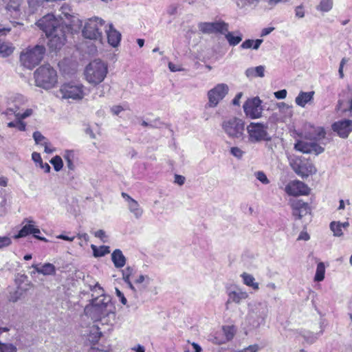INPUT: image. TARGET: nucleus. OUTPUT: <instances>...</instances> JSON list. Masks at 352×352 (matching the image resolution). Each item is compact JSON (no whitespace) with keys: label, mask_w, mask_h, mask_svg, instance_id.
I'll return each instance as SVG.
<instances>
[{"label":"nucleus","mask_w":352,"mask_h":352,"mask_svg":"<svg viewBox=\"0 0 352 352\" xmlns=\"http://www.w3.org/2000/svg\"><path fill=\"white\" fill-rule=\"evenodd\" d=\"M48 38L47 45L51 51L61 49L66 41L65 32L68 30V25L60 23L53 14H48L36 23Z\"/></svg>","instance_id":"1"},{"label":"nucleus","mask_w":352,"mask_h":352,"mask_svg":"<svg viewBox=\"0 0 352 352\" xmlns=\"http://www.w3.org/2000/svg\"><path fill=\"white\" fill-rule=\"evenodd\" d=\"M96 292L98 296L94 298L91 302L85 307V314L93 320H101L110 315L114 316V306L109 296L103 294L104 290L98 283L91 289Z\"/></svg>","instance_id":"2"},{"label":"nucleus","mask_w":352,"mask_h":352,"mask_svg":"<svg viewBox=\"0 0 352 352\" xmlns=\"http://www.w3.org/2000/svg\"><path fill=\"white\" fill-rule=\"evenodd\" d=\"M35 85L45 89H49L55 86L57 82L56 71L50 64H45L34 73Z\"/></svg>","instance_id":"3"},{"label":"nucleus","mask_w":352,"mask_h":352,"mask_svg":"<svg viewBox=\"0 0 352 352\" xmlns=\"http://www.w3.org/2000/svg\"><path fill=\"white\" fill-rule=\"evenodd\" d=\"M108 73L107 65L96 59L91 61L85 68V76L87 81L94 85L102 82Z\"/></svg>","instance_id":"4"},{"label":"nucleus","mask_w":352,"mask_h":352,"mask_svg":"<svg viewBox=\"0 0 352 352\" xmlns=\"http://www.w3.org/2000/svg\"><path fill=\"white\" fill-rule=\"evenodd\" d=\"M45 47L43 45H36L32 47H28L20 55V61L23 66L32 69L38 65L43 58Z\"/></svg>","instance_id":"5"},{"label":"nucleus","mask_w":352,"mask_h":352,"mask_svg":"<svg viewBox=\"0 0 352 352\" xmlns=\"http://www.w3.org/2000/svg\"><path fill=\"white\" fill-rule=\"evenodd\" d=\"M221 128L223 132L232 139L243 140L245 137V122L240 118L232 117L223 120Z\"/></svg>","instance_id":"6"},{"label":"nucleus","mask_w":352,"mask_h":352,"mask_svg":"<svg viewBox=\"0 0 352 352\" xmlns=\"http://www.w3.org/2000/svg\"><path fill=\"white\" fill-rule=\"evenodd\" d=\"M86 87L80 82L71 81L63 84L59 89L63 99L79 101L87 95Z\"/></svg>","instance_id":"7"},{"label":"nucleus","mask_w":352,"mask_h":352,"mask_svg":"<svg viewBox=\"0 0 352 352\" xmlns=\"http://www.w3.org/2000/svg\"><path fill=\"white\" fill-rule=\"evenodd\" d=\"M104 26V21L101 18H90L85 23L82 30V36L87 39L101 41Z\"/></svg>","instance_id":"8"},{"label":"nucleus","mask_w":352,"mask_h":352,"mask_svg":"<svg viewBox=\"0 0 352 352\" xmlns=\"http://www.w3.org/2000/svg\"><path fill=\"white\" fill-rule=\"evenodd\" d=\"M267 130V125L259 122H251L247 127L249 141L252 143L270 141L272 138Z\"/></svg>","instance_id":"9"},{"label":"nucleus","mask_w":352,"mask_h":352,"mask_svg":"<svg viewBox=\"0 0 352 352\" xmlns=\"http://www.w3.org/2000/svg\"><path fill=\"white\" fill-rule=\"evenodd\" d=\"M229 87L226 83H219L208 91L207 96L208 102L206 107L214 108L228 94Z\"/></svg>","instance_id":"10"},{"label":"nucleus","mask_w":352,"mask_h":352,"mask_svg":"<svg viewBox=\"0 0 352 352\" xmlns=\"http://www.w3.org/2000/svg\"><path fill=\"white\" fill-rule=\"evenodd\" d=\"M279 188L283 189L288 195L294 197L307 195L310 191L307 185L298 180L289 182L285 187L279 185Z\"/></svg>","instance_id":"11"},{"label":"nucleus","mask_w":352,"mask_h":352,"mask_svg":"<svg viewBox=\"0 0 352 352\" xmlns=\"http://www.w3.org/2000/svg\"><path fill=\"white\" fill-rule=\"evenodd\" d=\"M243 110L246 116L252 119L260 118L263 111L261 100L258 97L248 100L243 104Z\"/></svg>","instance_id":"12"},{"label":"nucleus","mask_w":352,"mask_h":352,"mask_svg":"<svg viewBox=\"0 0 352 352\" xmlns=\"http://www.w3.org/2000/svg\"><path fill=\"white\" fill-rule=\"evenodd\" d=\"M199 30L204 34H225L228 30V23L223 21L204 22L198 25Z\"/></svg>","instance_id":"13"},{"label":"nucleus","mask_w":352,"mask_h":352,"mask_svg":"<svg viewBox=\"0 0 352 352\" xmlns=\"http://www.w3.org/2000/svg\"><path fill=\"white\" fill-rule=\"evenodd\" d=\"M332 130L341 138H347L352 131V120L344 119L335 122L331 125Z\"/></svg>","instance_id":"14"},{"label":"nucleus","mask_w":352,"mask_h":352,"mask_svg":"<svg viewBox=\"0 0 352 352\" xmlns=\"http://www.w3.org/2000/svg\"><path fill=\"white\" fill-rule=\"evenodd\" d=\"M291 207L293 215L298 219H302L311 212V208L308 203L301 199L293 201L291 204Z\"/></svg>","instance_id":"15"},{"label":"nucleus","mask_w":352,"mask_h":352,"mask_svg":"<svg viewBox=\"0 0 352 352\" xmlns=\"http://www.w3.org/2000/svg\"><path fill=\"white\" fill-rule=\"evenodd\" d=\"M315 135L308 137L307 138L309 140H314V142H311V153H314L316 155H319L324 152V147L319 145L316 142L320 141L325 138V131L322 127H317L314 129Z\"/></svg>","instance_id":"16"},{"label":"nucleus","mask_w":352,"mask_h":352,"mask_svg":"<svg viewBox=\"0 0 352 352\" xmlns=\"http://www.w3.org/2000/svg\"><path fill=\"white\" fill-rule=\"evenodd\" d=\"M10 30V28H5L0 25V56L2 57H7L13 52V49L10 43L1 39V37L6 36Z\"/></svg>","instance_id":"17"},{"label":"nucleus","mask_w":352,"mask_h":352,"mask_svg":"<svg viewBox=\"0 0 352 352\" xmlns=\"http://www.w3.org/2000/svg\"><path fill=\"white\" fill-rule=\"evenodd\" d=\"M32 267L34 269V271L31 272L32 276L35 274L36 272L45 276H51L56 274L55 266L50 263H45L42 265L40 264H33Z\"/></svg>","instance_id":"18"},{"label":"nucleus","mask_w":352,"mask_h":352,"mask_svg":"<svg viewBox=\"0 0 352 352\" xmlns=\"http://www.w3.org/2000/svg\"><path fill=\"white\" fill-rule=\"evenodd\" d=\"M228 298L226 302V308L228 309V305L230 302H235L239 304L242 300H245L248 297V294L246 292L238 289L236 291H231L228 294Z\"/></svg>","instance_id":"19"},{"label":"nucleus","mask_w":352,"mask_h":352,"mask_svg":"<svg viewBox=\"0 0 352 352\" xmlns=\"http://www.w3.org/2000/svg\"><path fill=\"white\" fill-rule=\"evenodd\" d=\"M60 14L58 15L60 23L63 24H67L72 25V23L74 22L75 16L72 14L70 7L68 5L64 4L60 8Z\"/></svg>","instance_id":"20"},{"label":"nucleus","mask_w":352,"mask_h":352,"mask_svg":"<svg viewBox=\"0 0 352 352\" xmlns=\"http://www.w3.org/2000/svg\"><path fill=\"white\" fill-rule=\"evenodd\" d=\"M108 43L113 47H117L121 40V34L117 31L113 24L109 25V28L106 30Z\"/></svg>","instance_id":"21"},{"label":"nucleus","mask_w":352,"mask_h":352,"mask_svg":"<svg viewBox=\"0 0 352 352\" xmlns=\"http://www.w3.org/2000/svg\"><path fill=\"white\" fill-rule=\"evenodd\" d=\"M295 172L301 177H308L309 175L316 173V168L311 163L301 162L297 166Z\"/></svg>","instance_id":"22"},{"label":"nucleus","mask_w":352,"mask_h":352,"mask_svg":"<svg viewBox=\"0 0 352 352\" xmlns=\"http://www.w3.org/2000/svg\"><path fill=\"white\" fill-rule=\"evenodd\" d=\"M26 102V99L25 97L21 94H16L12 98V107H10L6 110V114L14 113V116L16 113H19V110L21 108V107L25 104Z\"/></svg>","instance_id":"23"},{"label":"nucleus","mask_w":352,"mask_h":352,"mask_svg":"<svg viewBox=\"0 0 352 352\" xmlns=\"http://www.w3.org/2000/svg\"><path fill=\"white\" fill-rule=\"evenodd\" d=\"M315 92L314 91L305 92L300 91L295 99L297 105L305 107V105L314 100Z\"/></svg>","instance_id":"24"},{"label":"nucleus","mask_w":352,"mask_h":352,"mask_svg":"<svg viewBox=\"0 0 352 352\" xmlns=\"http://www.w3.org/2000/svg\"><path fill=\"white\" fill-rule=\"evenodd\" d=\"M111 260L116 268H121L126 264V257L119 249L115 250L111 254Z\"/></svg>","instance_id":"25"},{"label":"nucleus","mask_w":352,"mask_h":352,"mask_svg":"<svg viewBox=\"0 0 352 352\" xmlns=\"http://www.w3.org/2000/svg\"><path fill=\"white\" fill-rule=\"evenodd\" d=\"M265 67L263 65L249 67L245 70V74L250 79L257 77L263 78L265 76Z\"/></svg>","instance_id":"26"},{"label":"nucleus","mask_w":352,"mask_h":352,"mask_svg":"<svg viewBox=\"0 0 352 352\" xmlns=\"http://www.w3.org/2000/svg\"><path fill=\"white\" fill-rule=\"evenodd\" d=\"M241 277L243 279V283L245 285L252 287L254 290H258L259 289L258 283L255 282L254 277L248 273L243 272Z\"/></svg>","instance_id":"27"},{"label":"nucleus","mask_w":352,"mask_h":352,"mask_svg":"<svg viewBox=\"0 0 352 352\" xmlns=\"http://www.w3.org/2000/svg\"><path fill=\"white\" fill-rule=\"evenodd\" d=\"M128 208L136 219H140L142 216L143 210L136 200H131L128 204Z\"/></svg>","instance_id":"28"},{"label":"nucleus","mask_w":352,"mask_h":352,"mask_svg":"<svg viewBox=\"0 0 352 352\" xmlns=\"http://www.w3.org/2000/svg\"><path fill=\"white\" fill-rule=\"evenodd\" d=\"M63 157L67 163V167L69 170H74L75 169V165L74 164V152L72 150H66L63 154Z\"/></svg>","instance_id":"29"},{"label":"nucleus","mask_w":352,"mask_h":352,"mask_svg":"<svg viewBox=\"0 0 352 352\" xmlns=\"http://www.w3.org/2000/svg\"><path fill=\"white\" fill-rule=\"evenodd\" d=\"M263 39H247L245 41L242 43L241 45V47L242 49H250L252 48L253 50H258L260 47V45L263 43Z\"/></svg>","instance_id":"30"},{"label":"nucleus","mask_w":352,"mask_h":352,"mask_svg":"<svg viewBox=\"0 0 352 352\" xmlns=\"http://www.w3.org/2000/svg\"><path fill=\"white\" fill-rule=\"evenodd\" d=\"M311 142L298 140L294 144V148L303 153H311Z\"/></svg>","instance_id":"31"},{"label":"nucleus","mask_w":352,"mask_h":352,"mask_svg":"<svg viewBox=\"0 0 352 352\" xmlns=\"http://www.w3.org/2000/svg\"><path fill=\"white\" fill-rule=\"evenodd\" d=\"M225 33V37L227 39L228 43L231 46H235L238 45L242 41V34L237 33V35L234 36L232 32H226Z\"/></svg>","instance_id":"32"},{"label":"nucleus","mask_w":352,"mask_h":352,"mask_svg":"<svg viewBox=\"0 0 352 352\" xmlns=\"http://www.w3.org/2000/svg\"><path fill=\"white\" fill-rule=\"evenodd\" d=\"M91 248L93 250L94 256L95 257L104 256L110 252L109 246L101 245L99 248H97L96 245H91Z\"/></svg>","instance_id":"33"},{"label":"nucleus","mask_w":352,"mask_h":352,"mask_svg":"<svg viewBox=\"0 0 352 352\" xmlns=\"http://www.w3.org/2000/svg\"><path fill=\"white\" fill-rule=\"evenodd\" d=\"M7 4L6 9L11 12L17 14L19 12V7L21 0H3Z\"/></svg>","instance_id":"34"},{"label":"nucleus","mask_w":352,"mask_h":352,"mask_svg":"<svg viewBox=\"0 0 352 352\" xmlns=\"http://www.w3.org/2000/svg\"><path fill=\"white\" fill-rule=\"evenodd\" d=\"M325 274V267L323 263L320 262L317 265L316 272L314 276V280L320 282L324 280Z\"/></svg>","instance_id":"35"},{"label":"nucleus","mask_w":352,"mask_h":352,"mask_svg":"<svg viewBox=\"0 0 352 352\" xmlns=\"http://www.w3.org/2000/svg\"><path fill=\"white\" fill-rule=\"evenodd\" d=\"M102 336V333L99 331L98 328H93L90 331V333L88 336V340L93 344H96L100 340Z\"/></svg>","instance_id":"36"},{"label":"nucleus","mask_w":352,"mask_h":352,"mask_svg":"<svg viewBox=\"0 0 352 352\" xmlns=\"http://www.w3.org/2000/svg\"><path fill=\"white\" fill-rule=\"evenodd\" d=\"M165 124L160 120V118H156L150 122H148L146 121L143 120L141 122V125L142 126H148L153 129H160L162 128Z\"/></svg>","instance_id":"37"},{"label":"nucleus","mask_w":352,"mask_h":352,"mask_svg":"<svg viewBox=\"0 0 352 352\" xmlns=\"http://www.w3.org/2000/svg\"><path fill=\"white\" fill-rule=\"evenodd\" d=\"M8 127L16 128L20 131H25L26 129V124L21 119H16L15 121L8 123Z\"/></svg>","instance_id":"38"},{"label":"nucleus","mask_w":352,"mask_h":352,"mask_svg":"<svg viewBox=\"0 0 352 352\" xmlns=\"http://www.w3.org/2000/svg\"><path fill=\"white\" fill-rule=\"evenodd\" d=\"M333 8V0H320V4L317 6V10L322 12H329Z\"/></svg>","instance_id":"39"},{"label":"nucleus","mask_w":352,"mask_h":352,"mask_svg":"<svg viewBox=\"0 0 352 352\" xmlns=\"http://www.w3.org/2000/svg\"><path fill=\"white\" fill-rule=\"evenodd\" d=\"M50 162L53 165L54 170L57 172L63 168V160L59 155H56L52 157Z\"/></svg>","instance_id":"40"},{"label":"nucleus","mask_w":352,"mask_h":352,"mask_svg":"<svg viewBox=\"0 0 352 352\" xmlns=\"http://www.w3.org/2000/svg\"><path fill=\"white\" fill-rule=\"evenodd\" d=\"M330 228L336 236H341L343 234L342 225L340 222L332 221L330 223Z\"/></svg>","instance_id":"41"},{"label":"nucleus","mask_w":352,"mask_h":352,"mask_svg":"<svg viewBox=\"0 0 352 352\" xmlns=\"http://www.w3.org/2000/svg\"><path fill=\"white\" fill-rule=\"evenodd\" d=\"M30 223L25 225L21 230L19 232L18 234L15 236L16 238H21L28 236L31 233L32 223H34L33 221H29Z\"/></svg>","instance_id":"42"},{"label":"nucleus","mask_w":352,"mask_h":352,"mask_svg":"<svg viewBox=\"0 0 352 352\" xmlns=\"http://www.w3.org/2000/svg\"><path fill=\"white\" fill-rule=\"evenodd\" d=\"M0 352H16V348L12 344L0 342Z\"/></svg>","instance_id":"43"},{"label":"nucleus","mask_w":352,"mask_h":352,"mask_svg":"<svg viewBox=\"0 0 352 352\" xmlns=\"http://www.w3.org/2000/svg\"><path fill=\"white\" fill-rule=\"evenodd\" d=\"M33 138L36 144H41V146H43V142H48L47 138L38 131L33 133Z\"/></svg>","instance_id":"44"},{"label":"nucleus","mask_w":352,"mask_h":352,"mask_svg":"<svg viewBox=\"0 0 352 352\" xmlns=\"http://www.w3.org/2000/svg\"><path fill=\"white\" fill-rule=\"evenodd\" d=\"M135 270L133 267L128 266L124 270H122L123 280H129L131 276L133 275Z\"/></svg>","instance_id":"45"},{"label":"nucleus","mask_w":352,"mask_h":352,"mask_svg":"<svg viewBox=\"0 0 352 352\" xmlns=\"http://www.w3.org/2000/svg\"><path fill=\"white\" fill-rule=\"evenodd\" d=\"M151 278L148 276L141 274L135 280L136 284L144 283V287L146 288L150 283Z\"/></svg>","instance_id":"46"},{"label":"nucleus","mask_w":352,"mask_h":352,"mask_svg":"<svg viewBox=\"0 0 352 352\" xmlns=\"http://www.w3.org/2000/svg\"><path fill=\"white\" fill-rule=\"evenodd\" d=\"M224 335L227 340H230L234 336V329L231 326L223 327V328Z\"/></svg>","instance_id":"47"},{"label":"nucleus","mask_w":352,"mask_h":352,"mask_svg":"<svg viewBox=\"0 0 352 352\" xmlns=\"http://www.w3.org/2000/svg\"><path fill=\"white\" fill-rule=\"evenodd\" d=\"M258 306L260 307V312L258 317L261 320V322H263L267 316L268 309L265 305L259 304Z\"/></svg>","instance_id":"48"},{"label":"nucleus","mask_w":352,"mask_h":352,"mask_svg":"<svg viewBox=\"0 0 352 352\" xmlns=\"http://www.w3.org/2000/svg\"><path fill=\"white\" fill-rule=\"evenodd\" d=\"M33 113V110L32 109H27L23 113H16L15 118L16 119L23 120L31 116Z\"/></svg>","instance_id":"49"},{"label":"nucleus","mask_w":352,"mask_h":352,"mask_svg":"<svg viewBox=\"0 0 352 352\" xmlns=\"http://www.w3.org/2000/svg\"><path fill=\"white\" fill-rule=\"evenodd\" d=\"M230 153L237 159H241L245 153L240 148L234 146L230 148Z\"/></svg>","instance_id":"50"},{"label":"nucleus","mask_w":352,"mask_h":352,"mask_svg":"<svg viewBox=\"0 0 352 352\" xmlns=\"http://www.w3.org/2000/svg\"><path fill=\"white\" fill-rule=\"evenodd\" d=\"M256 177L263 184H268L270 180L267 179L266 175L263 171H258L256 173Z\"/></svg>","instance_id":"51"},{"label":"nucleus","mask_w":352,"mask_h":352,"mask_svg":"<svg viewBox=\"0 0 352 352\" xmlns=\"http://www.w3.org/2000/svg\"><path fill=\"white\" fill-rule=\"evenodd\" d=\"M323 333V330H321L318 333L314 334L313 333H308L307 335H304V338L311 343L315 342L318 337Z\"/></svg>","instance_id":"52"},{"label":"nucleus","mask_w":352,"mask_h":352,"mask_svg":"<svg viewBox=\"0 0 352 352\" xmlns=\"http://www.w3.org/2000/svg\"><path fill=\"white\" fill-rule=\"evenodd\" d=\"M12 243V240L8 236H0V249L9 246Z\"/></svg>","instance_id":"53"},{"label":"nucleus","mask_w":352,"mask_h":352,"mask_svg":"<svg viewBox=\"0 0 352 352\" xmlns=\"http://www.w3.org/2000/svg\"><path fill=\"white\" fill-rule=\"evenodd\" d=\"M12 243V240L8 236H0V249L9 246Z\"/></svg>","instance_id":"54"},{"label":"nucleus","mask_w":352,"mask_h":352,"mask_svg":"<svg viewBox=\"0 0 352 352\" xmlns=\"http://www.w3.org/2000/svg\"><path fill=\"white\" fill-rule=\"evenodd\" d=\"M12 243V240L8 236H0V249L9 246Z\"/></svg>","instance_id":"55"},{"label":"nucleus","mask_w":352,"mask_h":352,"mask_svg":"<svg viewBox=\"0 0 352 352\" xmlns=\"http://www.w3.org/2000/svg\"><path fill=\"white\" fill-rule=\"evenodd\" d=\"M12 243V240L8 236H0V249L9 246Z\"/></svg>","instance_id":"56"},{"label":"nucleus","mask_w":352,"mask_h":352,"mask_svg":"<svg viewBox=\"0 0 352 352\" xmlns=\"http://www.w3.org/2000/svg\"><path fill=\"white\" fill-rule=\"evenodd\" d=\"M349 61V59L346 58H343L340 63V66H339V69H338V74H339V76L340 78H343L344 75V72H343V68H344V65Z\"/></svg>","instance_id":"57"},{"label":"nucleus","mask_w":352,"mask_h":352,"mask_svg":"<svg viewBox=\"0 0 352 352\" xmlns=\"http://www.w3.org/2000/svg\"><path fill=\"white\" fill-rule=\"evenodd\" d=\"M40 230L35 227L34 224H32V228H31V233L30 234H32L34 235V236L39 240H41V241H46L45 238L44 237H41V236H39L38 235V234H40Z\"/></svg>","instance_id":"58"},{"label":"nucleus","mask_w":352,"mask_h":352,"mask_svg":"<svg viewBox=\"0 0 352 352\" xmlns=\"http://www.w3.org/2000/svg\"><path fill=\"white\" fill-rule=\"evenodd\" d=\"M259 349L258 344L250 345L249 346L235 352H257Z\"/></svg>","instance_id":"59"},{"label":"nucleus","mask_w":352,"mask_h":352,"mask_svg":"<svg viewBox=\"0 0 352 352\" xmlns=\"http://www.w3.org/2000/svg\"><path fill=\"white\" fill-rule=\"evenodd\" d=\"M295 15L298 18H303L305 16L304 8L302 5L295 8Z\"/></svg>","instance_id":"60"},{"label":"nucleus","mask_w":352,"mask_h":352,"mask_svg":"<svg viewBox=\"0 0 352 352\" xmlns=\"http://www.w3.org/2000/svg\"><path fill=\"white\" fill-rule=\"evenodd\" d=\"M94 235L96 237L99 238L103 243L107 242V236L103 230H98L94 233Z\"/></svg>","instance_id":"61"},{"label":"nucleus","mask_w":352,"mask_h":352,"mask_svg":"<svg viewBox=\"0 0 352 352\" xmlns=\"http://www.w3.org/2000/svg\"><path fill=\"white\" fill-rule=\"evenodd\" d=\"M116 296L119 298L120 301L122 302V304H123L124 305H126V303H127L126 298H125L124 294L120 290H119L118 288H116Z\"/></svg>","instance_id":"62"},{"label":"nucleus","mask_w":352,"mask_h":352,"mask_svg":"<svg viewBox=\"0 0 352 352\" xmlns=\"http://www.w3.org/2000/svg\"><path fill=\"white\" fill-rule=\"evenodd\" d=\"M274 95L277 99H284L287 96V91L285 89H281L275 92Z\"/></svg>","instance_id":"63"},{"label":"nucleus","mask_w":352,"mask_h":352,"mask_svg":"<svg viewBox=\"0 0 352 352\" xmlns=\"http://www.w3.org/2000/svg\"><path fill=\"white\" fill-rule=\"evenodd\" d=\"M32 159L34 162L38 163V164L43 162L40 153L36 152L32 153Z\"/></svg>","instance_id":"64"}]
</instances>
